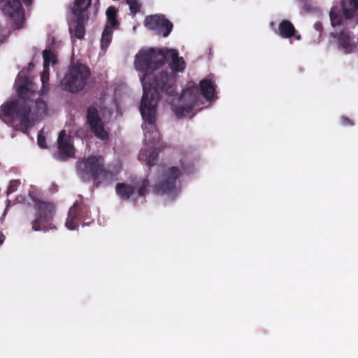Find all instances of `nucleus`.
<instances>
[{"label": "nucleus", "mask_w": 358, "mask_h": 358, "mask_svg": "<svg viewBox=\"0 0 358 358\" xmlns=\"http://www.w3.org/2000/svg\"><path fill=\"white\" fill-rule=\"evenodd\" d=\"M164 62V50L154 48L140 50L134 60L136 70L143 73L140 78L143 90L140 111L145 121L144 134L148 138V134L152 131L153 141L159 138L155 124V113L160 92L169 96L175 95V78L171 73L162 71L151 78L152 72L159 69Z\"/></svg>", "instance_id": "nucleus-1"}, {"label": "nucleus", "mask_w": 358, "mask_h": 358, "mask_svg": "<svg viewBox=\"0 0 358 358\" xmlns=\"http://www.w3.org/2000/svg\"><path fill=\"white\" fill-rule=\"evenodd\" d=\"M341 9L345 17L338 14L336 8H332L329 13L331 24L332 27L343 26L338 31L331 32L330 36L335 39L338 50L345 54H350L354 52L357 45L354 40V35L345 27L346 20L354 17L355 12L358 10V0H348V3L341 2Z\"/></svg>", "instance_id": "nucleus-2"}, {"label": "nucleus", "mask_w": 358, "mask_h": 358, "mask_svg": "<svg viewBox=\"0 0 358 358\" xmlns=\"http://www.w3.org/2000/svg\"><path fill=\"white\" fill-rule=\"evenodd\" d=\"M77 173L85 182L93 181L99 187L109 185L117 180L118 172L110 170L105 166V159L101 155H91L77 162Z\"/></svg>", "instance_id": "nucleus-3"}, {"label": "nucleus", "mask_w": 358, "mask_h": 358, "mask_svg": "<svg viewBox=\"0 0 358 358\" xmlns=\"http://www.w3.org/2000/svg\"><path fill=\"white\" fill-rule=\"evenodd\" d=\"M31 112L30 106L25 101H11L1 106L0 119L26 134L33 126Z\"/></svg>", "instance_id": "nucleus-4"}, {"label": "nucleus", "mask_w": 358, "mask_h": 358, "mask_svg": "<svg viewBox=\"0 0 358 358\" xmlns=\"http://www.w3.org/2000/svg\"><path fill=\"white\" fill-rule=\"evenodd\" d=\"M92 0H75L70 7L73 17L69 22V31L72 36L82 39L85 35V24L89 20L88 9Z\"/></svg>", "instance_id": "nucleus-5"}, {"label": "nucleus", "mask_w": 358, "mask_h": 358, "mask_svg": "<svg viewBox=\"0 0 358 358\" xmlns=\"http://www.w3.org/2000/svg\"><path fill=\"white\" fill-rule=\"evenodd\" d=\"M90 76L88 66L76 63L70 66L69 72L62 80L64 90L71 93L81 91L86 85Z\"/></svg>", "instance_id": "nucleus-6"}, {"label": "nucleus", "mask_w": 358, "mask_h": 358, "mask_svg": "<svg viewBox=\"0 0 358 358\" xmlns=\"http://www.w3.org/2000/svg\"><path fill=\"white\" fill-rule=\"evenodd\" d=\"M150 180L148 177L144 178H135L131 183L117 182L115 185V192L122 200L127 201L134 199L136 202L138 197L145 196L148 192Z\"/></svg>", "instance_id": "nucleus-7"}, {"label": "nucleus", "mask_w": 358, "mask_h": 358, "mask_svg": "<svg viewBox=\"0 0 358 358\" xmlns=\"http://www.w3.org/2000/svg\"><path fill=\"white\" fill-rule=\"evenodd\" d=\"M38 214L34 220L32 221V231H48L55 227L52 224V219L55 213V206L53 203L35 200Z\"/></svg>", "instance_id": "nucleus-8"}, {"label": "nucleus", "mask_w": 358, "mask_h": 358, "mask_svg": "<svg viewBox=\"0 0 358 358\" xmlns=\"http://www.w3.org/2000/svg\"><path fill=\"white\" fill-rule=\"evenodd\" d=\"M180 100L186 101L184 106H177L174 111L178 117H183L192 112L194 108L200 102L199 88L194 82H189L187 87L182 91Z\"/></svg>", "instance_id": "nucleus-9"}, {"label": "nucleus", "mask_w": 358, "mask_h": 358, "mask_svg": "<svg viewBox=\"0 0 358 358\" xmlns=\"http://www.w3.org/2000/svg\"><path fill=\"white\" fill-rule=\"evenodd\" d=\"M182 174V171L177 166H171L167 169L160 176L158 182L153 186V192L156 194L173 192L176 187V180Z\"/></svg>", "instance_id": "nucleus-10"}, {"label": "nucleus", "mask_w": 358, "mask_h": 358, "mask_svg": "<svg viewBox=\"0 0 358 358\" xmlns=\"http://www.w3.org/2000/svg\"><path fill=\"white\" fill-rule=\"evenodd\" d=\"M86 117L87 122L94 136L102 141L107 140L108 134L105 129L99 110L95 106H90L87 108Z\"/></svg>", "instance_id": "nucleus-11"}, {"label": "nucleus", "mask_w": 358, "mask_h": 358, "mask_svg": "<svg viewBox=\"0 0 358 358\" xmlns=\"http://www.w3.org/2000/svg\"><path fill=\"white\" fill-rule=\"evenodd\" d=\"M144 25L148 29L155 31L158 35L164 37H167L173 29V24L162 15L146 16Z\"/></svg>", "instance_id": "nucleus-12"}, {"label": "nucleus", "mask_w": 358, "mask_h": 358, "mask_svg": "<svg viewBox=\"0 0 358 358\" xmlns=\"http://www.w3.org/2000/svg\"><path fill=\"white\" fill-rule=\"evenodd\" d=\"M0 6L4 14L11 17L17 28L24 20V12L20 0H0Z\"/></svg>", "instance_id": "nucleus-13"}, {"label": "nucleus", "mask_w": 358, "mask_h": 358, "mask_svg": "<svg viewBox=\"0 0 358 358\" xmlns=\"http://www.w3.org/2000/svg\"><path fill=\"white\" fill-rule=\"evenodd\" d=\"M90 213L88 206L81 203H74L68 212V217L66 221V226L70 230L78 229V221L82 219H86L89 217Z\"/></svg>", "instance_id": "nucleus-14"}, {"label": "nucleus", "mask_w": 358, "mask_h": 358, "mask_svg": "<svg viewBox=\"0 0 358 358\" xmlns=\"http://www.w3.org/2000/svg\"><path fill=\"white\" fill-rule=\"evenodd\" d=\"M57 148L59 151L56 157L62 161H65L73 157L75 154L71 136L68 135L64 129L60 131L58 134Z\"/></svg>", "instance_id": "nucleus-15"}, {"label": "nucleus", "mask_w": 358, "mask_h": 358, "mask_svg": "<svg viewBox=\"0 0 358 358\" xmlns=\"http://www.w3.org/2000/svg\"><path fill=\"white\" fill-rule=\"evenodd\" d=\"M165 62H170L169 66L172 70L171 73L175 76V72H182L185 67V62L182 57L178 56V52L176 50H166L164 51ZM176 79V77H174ZM176 90V85H175V90Z\"/></svg>", "instance_id": "nucleus-16"}, {"label": "nucleus", "mask_w": 358, "mask_h": 358, "mask_svg": "<svg viewBox=\"0 0 358 358\" xmlns=\"http://www.w3.org/2000/svg\"><path fill=\"white\" fill-rule=\"evenodd\" d=\"M195 85L199 90L200 101H201V96H203L208 101L214 99L216 86L212 80L205 78L200 81L199 86H197L196 84Z\"/></svg>", "instance_id": "nucleus-17"}, {"label": "nucleus", "mask_w": 358, "mask_h": 358, "mask_svg": "<svg viewBox=\"0 0 358 358\" xmlns=\"http://www.w3.org/2000/svg\"><path fill=\"white\" fill-rule=\"evenodd\" d=\"M278 31L280 36L282 38H290L294 36L298 41L301 39L300 34H296V30L294 24L287 20H283L280 22Z\"/></svg>", "instance_id": "nucleus-18"}, {"label": "nucleus", "mask_w": 358, "mask_h": 358, "mask_svg": "<svg viewBox=\"0 0 358 358\" xmlns=\"http://www.w3.org/2000/svg\"><path fill=\"white\" fill-rule=\"evenodd\" d=\"M107 17L106 24H109L110 27L118 29L120 22L117 20V10L114 6H110L106 12Z\"/></svg>", "instance_id": "nucleus-19"}, {"label": "nucleus", "mask_w": 358, "mask_h": 358, "mask_svg": "<svg viewBox=\"0 0 358 358\" xmlns=\"http://www.w3.org/2000/svg\"><path fill=\"white\" fill-rule=\"evenodd\" d=\"M113 28L110 27L109 24H106L101 34V48H107L112 40L113 37Z\"/></svg>", "instance_id": "nucleus-20"}, {"label": "nucleus", "mask_w": 358, "mask_h": 358, "mask_svg": "<svg viewBox=\"0 0 358 358\" xmlns=\"http://www.w3.org/2000/svg\"><path fill=\"white\" fill-rule=\"evenodd\" d=\"M43 69H48L50 63L55 64L57 62V57L50 50H45L43 52Z\"/></svg>", "instance_id": "nucleus-21"}, {"label": "nucleus", "mask_w": 358, "mask_h": 358, "mask_svg": "<svg viewBox=\"0 0 358 358\" xmlns=\"http://www.w3.org/2000/svg\"><path fill=\"white\" fill-rule=\"evenodd\" d=\"M41 80L42 83V87L40 92L41 94H44L48 91L49 68L43 69L41 75Z\"/></svg>", "instance_id": "nucleus-22"}, {"label": "nucleus", "mask_w": 358, "mask_h": 358, "mask_svg": "<svg viewBox=\"0 0 358 358\" xmlns=\"http://www.w3.org/2000/svg\"><path fill=\"white\" fill-rule=\"evenodd\" d=\"M37 113L40 115H45L48 110V105L45 101L38 99L36 101Z\"/></svg>", "instance_id": "nucleus-23"}, {"label": "nucleus", "mask_w": 358, "mask_h": 358, "mask_svg": "<svg viewBox=\"0 0 358 358\" xmlns=\"http://www.w3.org/2000/svg\"><path fill=\"white\" fill-rule=\"evenodd\" d=\"M127 3L129 6V10L131 15H135L140 11L141 4L138 2V0H127Z\"/></svg>", "instance_id": "nucleus-24"}, {"label": "nucleus", "mask_w": 358, "mask_h": 358, "mask_svg": "<svg viewBox=\"0 0 358 358\" xmlns=\"http://www.w3.org/2000/svg\"><path fill=\"white\" fill-rule=\"evenodd\" d=\"M159 153V150L158 148H155L150 152L148 158L147 159V164L150 167L153 166L156 164V162L158 159Z\"/></svg>", "instance_id": "nucleus-25"}, {"label": "nucleus", "mask_w": 358, "mask_h": 358, "mask_svg": "<svg viewBox=\"0 0 358 358\" xmlns=\"http://www.w3.org/2000/svg\"><path fill=\"white\" fill-rule=\"evenodd\" d=\"M20 185V180H12L9 182L8 186L6 190V194L9 195L15 192Z\"/></svg>", "instance_id": "nucleus-26"}, {"label": "nucleus", "mask_w": 358, "mask_h": 358, "mask_svg": "<svg viewBox=\"0 0 358 358\" xmlns=\"http://www.w3.org/2000/svg\"><path fill=\"white\" fill-rule=\"evenodd\" d=\"M180 164L182 171L185 173H190L193 170L192 163L185 164V162L181 159L180 160Z\"/></svg>", "instance_id": "nucleus-27"}, {"label": "nucleus", "mask_w": 358, "mask_h": 358, "mask_svg": "<svg viewBox=\"0 0 358 358\" xmlns=\"http://www.w3.org/2000/svg\"><path fill=\"white\" fill-rule=\"evenodd\" d=\"M37 143L38 146L41 148H46V142H45V137L43 136V134L41 132H39L37 136Z\"/></svg>", "instance_id": "nucleus-28"}, {"label": "nucleus", "mask_w": 358, "mask_h": 358, "mask_svg": "<svg viewBox=\"0 0 358 358\" xmlns=\"http://www.w3.org/2000/svg\"><path fill=\"white\" fill-rule=\"evenodd\" d=\"M341 123L343 126H353L354 122L349 117L343 115L341 117Z\"/></svg>", "instance_id": "nucleus-29"}, {"label": "nucleus", "mask_w": 358, "mask_h": 358, "mask_svg": "<svg viewBox=\"0 0 358 358\" xmlns=\"http://www.w3.org/2000/svg\"><path fill=\"white\" fill-rule=\"evenodd\" d=\"M27 91H28V87L24 85H22L19 86L17 88V92L20 95L27 94Z\"/></svg>", "instance_id": "nucleus-30"}, {"label": "nucleus", "mask_w": 358, "mask_h": 358, "mask_svg": "<svg viewBox=\"0 0 358 358\" xmlns=\"http://www.w3.org/2000/svg\"><path fill=\"white\" fill-rule=\"evenodd\" d=\"M314 28L318 31L320 33H322L323 31V26L322 24L320 22H317L314 24Z\"/></svg>", "instance_id": "nucleus-31"}, {"label": "nucleus", "mask_w": 358, "mask_h": 358, "mask_svg": "<svg viewBox=\"0 0 358 358\" xmlns=\"http://www.w3.org/2000/svg\"><path fill=\"white\" fill-rule=\"evenodd\" d=\"M22 1L27 6H30L32 3V0H22Z\"/></svg>", "instance_id": "nucleus-32"}, {"label": "nucleus", "mask_w": 358, "mask_h": 358, "mask_svg": "<svg viewBox=\"0 0 358 358\" xmlns=\"http://www.w3.org/2000/svg\"><path fill=\"white\" fill-rule=\"evenodd\" d=\"M5 236L2 233L0 232V245L3 243Z\"/></svg>", "instance_id": "nucleus-33"}, {"label": "nucleus", "mask_w": 358, "mask_h": 358, "mask_svg": "<svg viewBox=\"0 0 358 358\" xmlns=\"http://www.w3.org/2000/svg\"><path fill=\"white\" fill-rule=\"evenodd\" d=\"M10 201L9 200H8V204H7V206H6V209H5V210H4L3 215L6 213V210H7L8 208L10 206Z\"/></svg>", "instance_id": "nucleus-34"}]
</instances>
